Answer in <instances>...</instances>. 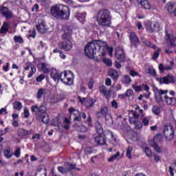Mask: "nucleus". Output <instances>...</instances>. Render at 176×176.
<instances>
[{"label": "nucleus", "mask_w": 176, "mask_h": 176, "mask_svg": "<svg viewBox=\"0 0 176 176\" xmlns=\"http://www.w3.org/2000/svg\"><path fill=\"white\" fill-rule=\"evenodd\" d=\"M85 53L89 58H93L97 54L98 57H105L107 53H109V56H112L113 47H109L107 41L94 40L85 45Z\"/></svg>", "instance_id": "nucleus-1"}, {"label": "nucleus", "mask_w": 176, "mask_h": 176, "mask_svg": "<svg viewBox=\"0 0 176 176\" xmlns=\"http://www.w3.org/2000/svg\"><path fill=\"white\" fill-rule=\"evenodd\" d=\"M62 39L63 41L58 43V46L61 50L65 52H69L72 49V28L70 26H66L64 28V34L62 35Z\"/></svg>", "instance_id": "nucleus-2"}, {"label": "nucleus", "mask_w": 176, "mask_h": 176, "mask_svg": "<svg viewBox=\"0 0 176 176\" xmlns=\"http://www.w3.org/2000/svg\"><path fill=\"white\" fill-rule=\"evenodd\" d=\"M96 20L100 27H111L112 24L111 11L107 9L100 10L97 13Z\"/></svg>", "instance_id": "nucleus-3"}, {"label": "nucleus", "mask_w": 176, "mask_h": 176, "mask_svg": "<svg viewBox=\"0 0 176 176\" xmlns=\"http://www.w3.org/2000/svg\"><path fill=\"white\" fill-rule=\"evenodd\" d=\"M51 14L56 19H69V8L67 6H54L51 8Z\"/></svg>", "instance_id": "nucleus-4"}, {"label": "nucleus", "mask_w": 176, "mask_h": 176, "mask_svg": "<svg viewBox=\"0 0 176 176\" xmlns=\"http://www.w3.org/2000/svg\"><path fill=\"white\" fill-rule=\"evenodd\" d=\"M31 109L32 113H36V116L38 117V119H40L44 124H47V123L50 122L49 116L46 115V106L41 105L40 107H38V105H33L32 106Z\"/></svg>", "instance_id": "nucleus-5"}, {"label": "nucleus", "mask_w": 176, "mask_h": 176, "mask_svg": "<svg viewBox=\"0 0 176 176\" xmlns=\"http://www.w3.org/2000/svg\"><path fill=\"white\" fill-rule=\"evenodd\" d=\"M153 91L154 94V98L156 101L157 105H163L164 104V100H163V95L167 96L168 90L159 89L155 85L153 86Z\"/></svg>", "instance_id": "nucleus-6"}, {"label": "nucleus", "mask_w": 176, "mask_h": 176, "mask_svg": "<svg viewBox=\"0 0 176 176\" xmlns=\"http://www.w3.org/2000/svg\"><path fill=\"white\" fill-rule=\"evenodd\" d=\"M70 116H74V122H82V118L86 119V113L80 112L75 107H70L68 109Z\"/></svg>", "instance_id": "nucleus-7"}, {"label": "nucleus", "mask_w": 176, "mask_h": 176, "mask_svg": "<svg viewBox=\"0 0 176 176\" xmlns=\"http://www.w3.org/2000/svg\"><path fill=\"white\" fill-rule=\"evenodd\" d=\"M63 75H64V78L67 76V71L62 72L60 73H58V72L56 69L52 70L50 73V76L54 82H56V83H58V82H64L65 78H63Z\"/></svg>", "instance_id": "nucleus-8"}, {"label": "nucleus", "mask_w": 176, "mask_h": 176, "mask_svg": "<svg viewBox=\"0 0 176 176\" xmlns=\"http://www.w3.org/2000/svg\"><path fill=\"white\" fill-rule=\"evenodd\" d=\"M156 80L160 85H170V83H175V77L172 74H168L166 76L157 78Z\"/></svg>", "instance_id": "nucleus-9"}, {"label": "nucleus", "mask_w": 176, "mask_h": 176, "mask_svg": "<svg viewBox=\"0 0 176 176\" xmlns=\"http://www.w3.org/2000/svg\"><path fill=\"white\" fill-rule=\"evenodd\" d=\"M175 134V133L173 126H169L167 125L164 126V135L166 140H168V141L173 140L174 139Z\"/></svg>", "instance_id": "nucleus-10"}, {"label": "nucleus", "mask_w": 176, "mask_h": 176, "mask_svg": "<svg viewBox=\"0 0 176 176\" xmlns=\"http://www.w3.org/2000/svg\"><path fill=\"white\" fill-rule=\"evenodd\" d=\"M129 38L132 47H135V49H137L138 47V45H141L140 38H138V36L135 32H131L129 35Z\"/></svg>", "instance_id": "nucleus-11"}, {"label": "nucleus", "mask_w": 176, "mask_h": 176, "mask_svg": "<svg viewBox=\"0 0 176 176\" xmlns=\"http://www.w3.org/2000/svg\"><path fill=\"white\" fill-rule=\"evenodd\" d=\"M0 14L7 20L13 18V12L9 10V8L3 6L0 8Z\"/></svg>", "instance_id": "nucleus-12"}, {"label": "nucleus", "mask_w": 176, "mask_h": 176, "mask_svg": "<svg viewBox=\"0 0 176 176\" xmlns=\"http://www.w3.org/2000/svg\"><path fill=\"white\" fill-rule=\"evenodd\" d=\"M109 115V110L108 106H101L100 110L96 112V116L98 118H107Z\"/></svg>", "instance_id": "nucleus-13"}, {"label": "nucleus", "mask_w": 176, "mask_h": 176, "mask_svg": "<svg viewBox=\"0 0 176 176\" xmlns=\"http://www.w3.org/2000/svg\"><path fill=\"white\" fill-rule=\"evenodd\" d=\"M36 30L40 34H45L47 29L46 28V23L43 19H39L36 25Z\"/></svg>", "instance_id": "nucleus-14"}, {"label": "nucleus", "mask_w": 176, "mask_h": 176, "mask_svg": "<svg viewBox=\"0 0 176 176\" xmlns=\"http://www.w3.org/2000/svg\"><path fill=\"white\" fill-rule=\"evenodd\" d=\"M159 30H160V23L159 21H155L146 26V31L150 34H153L155 31H159Z\"/></svg>", "instance_id": "nucleus-15"}, {"label": "nucleus", "mask_w": 176, "mask_h": 176, "mask_svg": "<svg viewBox=\"0 0 176 176\" xmlns=\"http://www.w3.org/2000/svg\"><path fill=\"white\" fill-rule=\"evenodd\" d=\"M25 65L26 66L24 67L25 71H30V69H31L30 73L28 75V78H32L34 74L36 72V67L31 63H28Z\"/></svg>", "instance_id": "nucleus-16"}, {"label": "nucleus", "mask_w": 176, "mask_h": 176, "mask_svg": "<svg viewBox=\"0 0 176 176\" xmlns=\"http://www.w3.org/2000/svg\"><path fill=\"white\" fill-rule=\"evenodd\" d=\"M62 78L65 79L64 81H61L65 85H69L71 86L74 83V74L72 73H67L66 72V76L64 77V74L62 75Z\"/></svg>", "instance_id": "nucleus-17"}, {"label": "nucleus", "mask_w": 176, "mask_h": 176, "mask_svg": "<svg viewBox=\"0 0 176 176\" xmlns=\"http://www.w3.org/2000/svg\"><path fill=\"white\" fill-rule=\"evenodd\" d=\"M32 133V130H26L23 128H19L17 130V135L21 137L22 138H27L28 135H31Z\"/></svg>", "instance_id": "nucleus-18"}, {"label": "nucleus", "mask_w": 176, "mask_h": 176, "mask_svg": "<svg viewBox=\"0 0 176 176\" xmlns=\"http://www.w3.org/2000/svg\"><path fill=\"white\" fill-rule=\"evenodd\" d=\"M138 5H140L143 9L151 10L152 6L148 0H136Z\"/></svg>", "instance_id": "nucleus-19"}, {"label": "nucleus", "mask_w": 176, "mask_h": 176, "mask_svg": "<svg viewBox=\"0 0 176 176\" xmlns=\"http://www.w3.org/2000/svg\"><path fill=\"white\" fill-rule=\"evenodd\" d=\"M116 57L118 58V60H124V58H126V54H124V50L120 47L116 48Z\"/></svg>", "instance_id": "nucleus-20"}, {"label": "nucleus", "mask_w": 176, "mask_h": 176, "mask_svg": "<svg viewBox=\"0 0 176 176\" xmlns=\"http://www.w3.org/2000/svg\"><path fill=\"white\" fill-rule=\"evenodd\" d=\"M108 74L109 76H110L111 79H113V80H115V82H116V80L119 79V73L118 72V71L113 69H110L108 71Z\"/></svg>", "instance_id": "nucleus-21"}, {"label": "nucleus", "mask_w": 176, "mask_h": 176, "mask_svg": "<svg viewBox=\"0 0 176 176\" xmlns=\"http://www.w3.org/2000/svg\"><path fill=\"white\" fill-rule=\"evenodd\" d=\"M164 98L165 99V102L168 105H175L176 104V98L174 97H169L167 95L164 96Z\"/></svg>", "instance_id": "nucleus-22"}, {"label": "nucleus", "mask_w": 176, "mask_h": 176, "mask_svg": "<svg viewBox=\"0 0 176 176\" xmlns=\"http://www.w3.org/2000/svg\"><path fill=\"white\" fill-rule=\"evenodd\" d=\"M75 17L76 19H77V20H78V21H80V23H82V24H83V23L85 22V19H86V14L83 12H76L75 14Z\"/></svg>", "instance_id": "nucleus-23"}, {"label": "nucleus", "mask_w": 176, "mask_h": 176, "mask_svg": "<svg viewBox=\"0 0 176 176\" xmlns=\"http://www.w3.org/2000/svg\"><path fill=\"white\" fill-rule=\"evenodd\" d=\"M166 6L168 13H170V14H174V16L176 17V7L174 8V4L168 3Z\"/></svg>", "instance_id": "nucleus-24"}, {"label": "nucleus", "mask_w": 176, "mask_h": 176, "mask_svg": "<svg viewBox=\"0 0 176 176\" xmlns=\"http://www.w3.org/2000/svg\"><path fill=\"white\" fill-rule=\"evenodd\" d=\"M151 111L155 116H159L162 113V108L157 105L153 106Z\"/></svg>", "instance_id": "nucleus-25"}, {"label": "nucleus", "mask_w": 176, "mask_h": 176, "mask_svg": "<svg viewBox=\"0 0 176 176\" xmlns=\"http://www.w3.org/2000/svg\"><path fill=\"white\" fill-rule=\"evenodd\" d=\"M95 141L98 144V145H105L106 143L105 138H104V137L101 136L100 134L95 138Z\"/></svg>", "instance_id": "nucleus-26"}, {"label": "nucleus", "mask_w": 176, "mask_h": 176, "mask_svg": "<svg viewBox=\"0 0 176 176\" xmlns=\"http://www.w3.org/2000/svg\"><path fill=\"white\" fill-rule=\"evenodd\" d=\"M47 90L44 88H40L38 89L37 91L36 98L40 100V98H42V96H46Z\"/></svg>", "instance_id": "nucleus-27"}, {"label": "nucleus", "mask_w": 176, "mask_h": 176, "mask_svg": "<svg viewBox=\"0 0 176 176\" xmlns=\"http://www.w3.org/2000/svg\"><path fill=\"white\" fill-rule=\"evenodd\" d=\"M118 157H120V152L119 151L107 159V162L109 163H113V162H115V160H116Z\"/></svg>", "instance_id": "nucleus-28"}, {"label": "nucleus", "mask_w": 176, "mask_h": 176, "mask_svg": "<svg viewBox=\"0 0 176 176\" xmlns=\"http://www.w3.org/2000/svg\"><path fill=\"white\" fill-rule=\"evenodd\" d=\"M94 104H96V100H94L91 98H89L86 100V108H91L92 107H94Z\"/></svg>", "instance_id": "nucleus-29"}, {"label": "nucleus", "mask_w": 176, "mask_h": 176, "mask_svg": "<svg viewBox=\"0 0 176 176\" xmlns=\"http://www.w3.org/2000/svg\"><path fill=\"white\" fill-rule=\"evenodd\" d=\"M12 107L16 111H21V108H23V104L20 101H14L12 103Z\"/></svg>", "instance_id": "nucleus-30"}, {"label": "nucleus", "mask_w": 176, "mask_h": 176, "mask_svg": "<svg viewBox=\"0 0 176 176\" xmlns=\"http://www.w3.org/2000/svg\"><path fill=\"white\" fill-rule=\"evenodd\" d=\"M166 42H169V43H168L169 46H173V47L176 46L175 40L172 39L171 34H166Z\"/></svg>", "instance_id": "nucleus-31"}, {"label": "nucleus", "mask_w": 176, "mask_h": 176, "mask_svg": "<svg viewBox=\"0 0 176 176\" xmlns=\"http://www.w3.org/2000/svg\"><path fill=\"white\" fill-rule=\"evenodd\" d=\"M99 91L101 94H103L104 96H105L106 98H109L110 96L107 95V94H108V91H107V87H105L104 85L100 87Z\"/></svg>", "instance_id": "nucleus-32"}, {"label": "nucleus", "mask_w": 176, "mask_h": 176, "mask_svg": "<svg viewBox=\"0 0 176 176\" xmlns=\"http://www.w3.org/2000/svg\"><path fill=\"white\" fill-rule=\"evenodd\" d=\"M3 153L6 159H10L12 156H13V153L12 152V150L10 149V148H8L6 150H4Z\"/></svg>", "instance_id": "nucleus-33"}, {"label": "nucleus", "mask_w": 176, "mask_h": 176, "mask_svg": "<svg viewBox=\"0 0 176 176\" xmlns=\"http://www.w3.org/2000/svg\"><path fill=\"white\" fill-rule=\"evenodd\" d=\"M9 25L5 22L0 29V34H6L9 31Z\"/></svg>", "instance_id": "nucleus-34"}, {"label": "nucleus", "mask_w": 176, "mask_h": 176, "mask_svg": "<svg viewBox=\"0 0 176 176\" xmlns=\"http://www.w3.org/2000/svg\"><path fill=\"white\" fill-rule=\"evenodd\" d=\"M146 74H148V75H152L154 78H156L157 76V73H156V70L153 68L148 67L146 71Z\"/></svg>", "instance_id": "nucleus-35"}, {"label": "nucleus", "mask_w": 176, "mask_h": 176, "mask_svg": "<svg viewBox=\"0 0 176 176\" xmlns=\"http://www.w3.org/2000/svg\"><path fill=\"white\" fill-rule=\"evenodd\" d=\"M40 65H41V71H43V74H49L50 72V70L47 68V64L41 63Z\"/></svg>", "instance_id": "nucleus-36"}, {"label": "nucleus", "mask_w": 176, "mask_h": 176, "mask_svg": "<svg viewBox=\"0 0 176 176\" xmlns=\"http://www.w3.org/2000/svg\"><path fill=\"white\" fill-rule=\"evenodd\" d=\"M14 42H15V43H19L21 45L22 43H24V39L21 36H14Z\"/></svg>", "instance_id": "nucleus-37"}, {"label": "nucleus", "mask_w": 176, "mask_h": 176, "mask_svg": "<svg viewBox=\"0 0 176 176\" xmlns=\"http://www.w3.org/2000/svg\"><path fill=\"white\" fill-rule=\"evenodd\" d=\"M95 127L98 134H102V133H103L102 126L100 122H96L95 124Z\"/></svg>", "instance_id": "nucleus-38"}, {"label": "nucleus", "mask_w": 176, "mask_h": 176, "mask_svg": "<svg viewBox=\"0 0 176 176\" xmlns=\"http://www.w3.org/2000/svg\"><path fill=\"white\" fill-rule=\"evenodd\" d=\"M130 139L131 141H138V140H140V135L137 132H133Z\"/></svg>", "instance_id": "nucleus-39"}, {"label": "nucleus", "mask_w": 176, "mask_h": 176, "mask_svg": "<svg viewBox=\"0 0 176 176\" xmlns=\"http://www.w3.org/2000/svg\"><path fill=\"white\" fill-rule=\"evenodd\" d=\"M84 153L86 155H91V153H94V149L91 146H87L84 149Z\"/></svg>", "instance_id": "nucleus-40"}, {"label": "nucleus", "mask_w": 176, "mask_h": 176, "mask_svg": "<svg viewBox=\"0 0 176 176\" xmlns=\"http://www.w3.org/2000/svg\"><path fill=\"white\" fill-rule=\"evenodd\" d=\"M131 152H133V146H129L128 148H126V156L128 157V159L131 160L133 156L131 155Z\"/></svg>", "instance_id": "nucleus-41"}, {"label": "nucleus", "mask_w": 176, "mask_h": 176, "mask_svg": "<svg viewBox=\"0 0 176 176\" xmlns=\"http://www.w3.org/2000/svg\"><path fill=\"white\" fill-rule=\"evenodd\" d=\"M143 151H144V153H146V155L148 157H152V150H151V148H149V147H148V146L144 147Z\"/></svg>", "instance_id": "nucleus-42"}, {"label": "nucleus", "mask_w": 176, "mask_h": 176, "mask_svg": "<svg viewBox=\"0 0 176 176\" xmlns=\"http://www.w3.org/2000/svg\"><path fill=\"white\" fill-rule=\"evenodd\" d=\"M144 45L147 46V47H151V49H153L154 50L155 49H157V46L153 43H152L151 41H145Z\"/></svg>", "instance_id": "nucleus-43"}, {"label": "nucleus", "mask_w": 176, "mask_h": 176, "mask_svg": "<svg viewBox=\"0 0 176 176\" xmlns=\"http://www.w3.org/2000/svg\"><path fill=\"white\" fill-rule=\"evenodd\" d=\"M36 36V31L35 30V28L29 31L28 38H33V39H35Z\"/></svg>", "instance_id": "nucleus-44"}, {"label": "nucleus", "mask_w": 176, "mask_h": 176, "mask_svg": "<svg viewBox=\"0 0 176 176\" xmlns=\"http://www.w3.org/2000/svg\"><path fill=\"white\" fill-rule=\"evenodd\" d=\"M160 52H162V49L158 48L157 51L153 53V60H157V58H159V56H160Z\"/></svg>", "instance_id": "nucleus-45"}, {"label": "nucleus", "mask_w": 176, "mask_h": 176, "mask_svg": "<svg viewBox=\"0 0 176 176\" xmlns=\"http://www.w3.org/2000/svg\"><path fill=\"white\" fill-rule=\"evenodd\" d=\"M103 63L106 65V67H112V60L109 58H103Z\"/></svg>", "instance_id": "nucleus-46"}, {"label": "nucleus", "mask_w": 176, "mask_h": 176, "mask_svg": "<svg viewBox=\"0 0 176 176\" xmlns=\"http://www.w3.org/2000/svg\"><path fill=\"white\" fill-rule=\"evenodd\" d=\"M69 170H68L67 168H64L63 166H58V171L59 173H61V174H67Z\"/></svg>", "instance_id": "nucleus-47"}, {"label": "nucleus", "mask_w": 176, "mask_h": 176, "mask_svg": "<svg viewBox=\"0 0 176 176\" xmlns=\"http://www.w3.org/2000/svg\"><path fill=\"white\" fill-rule=\"evenodd\" d=\"M94 87V78H91L88 82V88L89 89V90H92Z\"/></svg>", "instance_id": "nucleus-48"}, {"label": "nucleus", "mask_w": 176, "mask_h": 176, "mask_svg": "<svg viewBox=\"0 0 176 176\" xmlns=\"http://www.w3.org/2000/svg\"><path fill=\"white\" fill-rule=\"evenodd\" d=\"M153 140L157 144V142H162V140H163V138L162 137V135L158 134L154 137Z\"/></svg>", "instance_id": "nucleus-49"}, {"label": "nucleus", "mask_w": 176, "mask_h": 176, "mask_svg": "<svg viewBox=\"0 0 176 176\" xmlns=\"http://www.w3.org/2000/svg\"><path fill=\"white\" fill-rule=\"evenodd\" d=\"M14 156H16V157H20L21 155V148H20V147H18L14 152Z\"/></svg>", "instance_id": "nucleus-50"}, {"label": "nucleus", "mask_w": 176, "mask_h": 176, "mask_svg": "<svg viewBox=\"0 0 176 176\" xmlns=\"http://www.w3.org/2000/svg\"><path fill=\"white\" fill-rule=\"evenodd\" d=\"M45 74H41L36 78V82L39 83V82H42L43 79H45Z\"/></svg>", "instance_id": "nucleus-51"}, {"label": "nucleus", "mask_w": 176, "mask_h": 176, "mask_svg": "<svg viewBox=\"0 0 176 176\" xmlns=\"http://www.w3.org/2000/svg\"><path fill=\"white\" fill-rule=\"evenodd\" d=\"M133 123L135 124V127L138 129L140 130V129H142V124L141 122L139 121H134Z\"/></svg>", "instance_id": "nucleus-52"}, {"label": "nucleus", "mask_w": 176, "mask_h": 176, "mask_svg": "<svg viewBox=\"0 0 176 176\" xmlns=\"http://www.w3.org/2000/svg\"><path fill=\"white\" fill-rule=\"evenodd\" d=\"M10 69V63L9 62L6 63V65L3 66V71L4 72H8Z\"/></svg>", "instance_id": "nucleus-53"}, {"label": "nucleus", "mask_w": 176, "mask_h": 176, "mask_svg": "<svg viewBox=\"0 0 176 176\" xmlns=\"http://www.w3.org/2000/svg\"><path fill=\"white\" fill-rule=\"evenodd\" d=\"M142 123L144 126H148L149 124V118L148 117L143 118Z\"/></svg>", "instance_id": "nucleus-54"}, {"label": "nucleus", "mask_w": 176, "mask_h": 176, "mask_svg": "<svg viewBox=\"0 0 176 176\" xmlns=\"http://www.w3.org/2000/svg\"><path fill=\"white\" fill-rule=\"evenodd\" d=\"M148 144L150 146H152V148H154L157 143L153 140H148Z\"/></svg>", "instance_id": "nucleus-55"}, {"label": "nucleus", "mask_w": 176, "mask_h": 176, "mask_svg": "<svg viewBox=\"0 0 176 176\" xmlns=\"http://www.w3.org/2000/svg\"><path fill=\"white\" fill-rule=\"evenodd\" d=\"M23 112H24V118H30V110H28L27 107L24 109Z\"/></svg>", "instance_id": "nucleus-56"}, {"label": "nucleus", "mask_w": 176, "mask_h": 176, "mask_svg": "<svg viewBox=\"0 0 176 176\" xmlns=\"http://www.w3.org/2000/svg\"><path fill=\"white\" fill-rule=\"evenodd\" d=\"M3 113H5V115H8V109L6 107L0 109V115H3Z\"/></svg>", "instance_id": "nucleus-57"}, {"label": "nucleus", "mask_w": 176, "mask_h": 176, "mask_svg": "<svg viewBox=\"0 0 176 176\" xmlns=\"http://www.w3.org/2000/svg\"><path fill=\"white\" fill-rule=\"evenodd\" d=\"M124 82L127 85H130V83H131V78H130L129 76H124Z\"/></svg>", "instance_id": "nucleus-58"}, {"label": "nucleus", "mask_w": 176, "mask_h": 176, "mask_svg": "<svg viewBox=\"0 0 176 176\" xmlns=\"http://www.w3.org/2000/svg\"><path fill=\"white\" fill-rule=\"evenodd\" d=\"M133 89H129L126 90L125 94L126 97H131V96H133Z\"/></svg>", "instance_id": "nucleus-59"}, {"label": "nucleus", "mask_w": 176, "mask_h": 176, "mask_svg": "<svg viewBox=\"0 0 176 176\" xmlns=\"http://www.w3.org/2000/svg\"><path fill=\"white\" fill-rule=\"evenodd\" d=\"M111 107L112 108H114V109H118V102L116 101V100H113L111 102Z\"/></svg>", "instance_id": "nucleus-60"}, {"label": "nucleus", "mask_w": 176, "mask_h": 176, "mask_svg": "<svg viewBox=\"0 0 176 176\" xmlns=\"http://www.w3.org/2000/svg\"><path fill=\"white\" fill-rule=\"evenodd\" d=\"M159 69H160V72L161 74H163V72H164V71H165V66L163 65V63H160L159 65Z\"/></svg>", "instance_id": "nucleus-61"}, {"label": "nucleus", "mask_w": 176, "mask_h": 176, "mask_svg": "<svg viewBox=\"0 0 176 176\" xmlns=\"http://www.w3.org/2000/svg\"><path fill=\"white\" fill-rule=\"evenodd\" d=\"M153 148L154 151H155V152H157V153H160V152H162V149L160 148L159 144H157L155 146H154Z\"/></svg>", "instance_id": "nucleus-62"}, {"label": "nucleus", "mask_w": 176, "mask_h": 176, "mask_svg": "<svg viewBox=\"0 0 176 176\" xmlns=\"http://www.w3.org/2000/svg\"><path fill=\"white\" fill-rule=\"evenodd\" d=\"M134 90L136 91H142V86L139 85V86H135L134 87Z\"/></svg>", "instance_id": "nucleus-63"}, {"label": "nucleus", "mask_w": 176, "mask_h": 176, "mask_svg": "<svg viewBox=\"0 0 176 176\" xmlns=\"http://www.w3.org/2000/svg\"><path fill=\"white\" fill-rule=\"evenodd\" d=\"M130 75L131 76H138V72H135V70H131Z\"/></svg>", "instance_id": "nucleus-64"}]
</instances>
